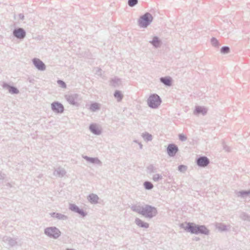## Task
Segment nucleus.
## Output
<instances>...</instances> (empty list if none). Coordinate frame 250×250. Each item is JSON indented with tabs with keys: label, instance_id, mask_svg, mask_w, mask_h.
<instances>
[{
	"label": "nucleus",
	"instance_id": "obj_1",
	"mask_svg": "<svg viewBox=\"0 0 250 250\" xmlns=\"http://www.w3.org/2000/svg\"><path fill=\"white\" fill-rule=\"evenodd\" d=\"M161 101L159 96L156 94L150 95L147 100L148 105L152 108H156L160 105Z\"/></svg>",
	"mask_w": 250,
	"mask_h": 250
},
{
	"label": "nucleus",
	"instance_id": "obj_2",
	"mask_svg": "<svg viewBox=\"0 0 250 250\" xmlns=\"http://www.w3.org/2000/svg\"><path fill=\"white\" fill-rule=\"evenodd\" d=\"M140 212L146 217H152L156 214V210L154 208L146 206L142 208Z\"/></svg>",
	"mask_w": 250,
	"mask_h": 250
},
{
	"label": "nucleus",
	"instance_id": "obj_3",
	"mask_svg": "<svg viewBox=\"0 0 250 250\" xmlns=\"http://www.w3.org/2000/svg\"><path fill=\"white\" fill-rule=\"evenodd\" d=\"M152 20V16L149 13H146L141 17L139 21V24L143 27H146Z\"/></svg>",
	"mask_w": 250,
	"mask_h": 250
},
{
	"label": "nucleus",
	"instance_id": "obj_4",
	"mask_svg": "<svg viewBox=\"0 0 250 250\" xmlns=\"http://www.w3.org/2000/svg\"><path fill=\"white\" fill-rule=\"evenodd\" d=\"M181 227L185 230L190 231L192 233H199V229L197 226L195 225L192 223H185L181 225Z\"/></svg>",
	"mask_w": 250,
	"mask_h": 250
},
{
	"label": "nucleus",
	"instance_id": "obj_5",
	"mask_svg": "<svg viewBox=\"0 0 250 250\" xmlns=\"http://www.w3.org/2000/svg\"><path fill=\"white\" fill-rule=\"evenodd\" d=\"M45 233L46 235L54 238H58L61 234L60 230L56 228H48L45 230Z\"/></svg>",
	"mask_w": 250,
	"mask_h": 250
},
{
	"label": "nucleus",
	"instance_id": "obj_6",
	"mask_svg": "<svg viewBox=\"0 0 250 250\" xmlns=\"http://www.w3.org/2000/svg\"><path fill=\"white\" fill-rule=\"evenodd\" d=\"M52 109L57 112L62 113L63 110V107L62 104L60 103L55 102L52 104Z\"/></svg>",
	"mask_w": 250,
	"mask_h": 250
},
{
	"label": "nucleus",
	"instance_id": "obj_7",
	"mask_svg": "<svg viewBox=\"0 0 250 250\" xmlns=\"http://www.w3.org/2000/svg\"><path fill=\"white\" fill-rule=\"evenodd\" d=\"M178 151V147L173 144H170L167 147V153L169 156H174Z\"/></svg>",
	"mask_w": 250,
	"mask_h": 250
},
{
	"label": "nucleus",
	"instance_id": "obj_8",
	"mask_svg": "<svg viewBox=\"0 0 250 250\" xmlns=\"http://www.w3.org/2000/svg\"><path fill=\"white\" fill-rule=\"evenodd\" d=\"M209 163L208 159L206 157H202L197 160V164L200 167H206Z\"/></svg>",
	"mask_w": 250,
	"mask_h": 250
},
{
	"label": "nucleus",
	"instance_id": "obj_9",
	"mask_svg": "<svg viewBox=\"0 0 250 250\" xmlns=\"http://www.w3.org/2000/svg\"><path fill=\"white\" fill-rule=\"evenodd\" d=\"M35 65L40 70H43L45 69V65L39 59H35L33 60Z\"/></svg>",
	"mask_w": 250,
	"mask_h": 250
},
{
	"label": "nucleus",
	"instance_id": "obj_10",
	"mask_svg": "<svg viewBox=\"0 0 250 250\" xmlns=\"http://www.w3.org/2000/svg\"><path fill=\"white\" fill-rule=\"evenodd\" d=\"M14 34L16 37L21 39L25 36V33L23 29L19 28L14 31Z\"/></svg>",
	"mask_w": 250,
	"mask_h": 250
},
{
	"label": "nucleus",
	"instance_id": "obj_11",
	"mask_svg": "<svg viewBox=\"0 0 250 250\" xmlns=\"http://www.w3.org/2000/svg\"><path fill=\"white\" fill-rule=\"evenodd\" d=\"M90 129L95 134H99L101 133L100 129L96 125H91L90 126Z\"/></svg>",
	"mask_w": 250,
	"mask_h": 250
},
{
	"label": "nucleus",
	"instance_id": "obj_12",
	"mask_svg": "<svg viewBox=\"0 0 250 250\" xmlns=\"http://www.w3.org/2000/svg\"><path fill=\"white\" fill-rule=\"evenodd\" d=\"M88 200L91 203H97L98 201L99 198L97 195L92 194L88 197Z\"/></svg>",
	"mask_w": 250,
	"mask_h": 250
},
{
	"label": "nucleus",
	"instance_id": "obj_13",
	"mask_svg": "<svg viewBox=\"0 0 250 250\" xmlns=\"http://www.w3.org/2000/svg\"><path fill=\"white\" fill-rule=\"evenodd\" d=\"M90 110L93 112H94L99 109V105L97 103H94L90 105Z\"/></svg>",
	"mask_w": 250,
	"mask_h": 250
},
{
	"label": "nucleus",
	"instance_id": "obj_14",
	"mask_svg": "<svg viewBox=\"0 0 250 250\" xmlns=\"http://www.w3.org/2000/svg\"><path fill=\"white\" fill-rule=\"evenodd\" d=\"M199 233L207 234L208 232V229L204 226H201L198 227Z\"/></svg>",
	"mask_w": 250,
	"mask_h": 250
},
{
	"label": "nucleus",
	"instance_id": "obj_15",
	"mask_svg": "<svg viewBox=\"0 0 250 250\" xmlns=\"http://www.w3.org/2000/svg\"><path fill=\"white\" fill-rule=\"evenodd\" d=\"M161 81L166 85H170L171 84V80L169 78H162L161 79Z\"/></svg>",
	"mask_w": 250,
	"mask_h": 250
},
{
	"label": "nucleus",
	"instance_id": "obj_16",
	"mask_svg": "<svg viewBox=\"0 0 250 250\" xmlns=\"http://www.w3.org/2000/svg\"><path fill=\"white\" fill-rule=\"evenodd\" d=\"M152 43L156 47L160 45V41L156 37L153 38Z\"/></svg>",
	"mask_w": 250,
	"mask_h": 250
},
{
	"label": "nucleus",
	"instance_id": "obj_17",
	"mask_svg": "<svg viewBox=\"0 0 250 250\" xmlns=\"http://www.w3.org/2000/svg\"><path fill=\"white\" fill-rule=\"evenodd\" d=\"M144 186L146 189H149L153 188L152 184L149 182H146L144 183Z\"/></svg>",
	"mask_w": 250,
	"mask_h": 250
},
{
	"label": "nucleus",
	"instance_id": "obj_18",
	"mask_svg": "<svg viewBox=\"0 0 250 250\" xmlns=\"http://www.w3.org/2000/svg\"><path fill=\"white\" fill-rule=\"evenodd\" d=\"M114 96H115V98H117V99L118 101H121V99H122V97H123L121 93L118 91L115 92Z\"/></svg>",
	"mask_w": 250,
	"mask_h": 250
},
{
	"label": "nucleus",
	"instance_id": "obj_19",
	"mask_svg": "<svg viewBox=\"0 0 250 250\" xmlns=\"http://www.w3.org/2000/svg\"><path fill=\"white\" fill-rule=\"evenodd\" d=\"M137 223L138 225L142 227H145L147 228L148 227V224L147 223H143L141 220H138L137 221Z\"/></svg>",
	"mask_w": 250,
	"mask_h": 250
},
{
	"label": "nucleus",
	"instance_id": "obj_20",
	"mask_svg": "<svg viewBox=\"0 0 250 250\" xmlns=\"http://www.w3.org/2000/svg\"><path fill=\"white\" fill-rule=\"evenodd\" d=\"M9 91L11 93L17 94L19 92L18 90L14 87H9Z\"/></svg>",
	"mask_w": 250,
	"mask_h": 250
},
{
	"label": "nucleus",
	"instance_id": "obj_21",
	"mask_svg": "<svg viewBox=\"0 0 250 250\" xmlns=\"http://www.w3.org/2000/svg\"><path fill=\"white\" fill-rule=\"evenodd\" d=\"M195 111L197 113H204V112H206L205 109L201 107H196V108L195 109Z\"/></svg>",
	"mask_w": 250,
	"mask_h": 250
},
{
	"label": "nucleus",
	"instance_id": "obj_22",
	"mask_svg": "<svg viewBox=\"0 0 250 250\" xmlns=\"http://www.w3.org/2000/svg\"><path fill=\"white\" fill-rule=\"evenodd\" d=\"M70 209L72 210V211H74L75 212H77L78 211V209H79V208L76 206V205H71L70 206Z\"/></svg>",
	"mask_w": 250,
	"mask_h": 250
},
{
	"label": "nucleus",
	"instance_id": "obj_23",
	"mask_svg": "<svg viewBox=\"0 0 250 250\" xmlns=\"http://www.w3.org/2000/svg\"><path fill=\"white\" fill-rule=\"evenodd\" d=\"M137 0H129L128 2V5L130 6H133L137 4Z\"/></svg>",
	"mask_w": 250,
	"mask_h": 250
},
{
	"label": "nucleus",
	"instance_id": "obj_24",
	"mask_svg": "<svg viewBox=\"0 0 250 250\" xmlns=\"http://www.w3.org/2000/svg\"><path fill=\"white\" fill-rule=\"evenodd\" d=\"M229 49L228 47H223L221 48V51L222 53H227L229 52Z\"/></svg>",
	"mask_w": 250,
	"mask_h": 250
},
{
	"label": "nucleus",
	"instance_id": "obj_25",
	"mask_svg": "<svg viewBox=\"0 0 250 250\" xmlns=\"http://www.w3.org/2000/svg\"><path fill=\"white\" fill-rule=\"evenodd\" d=\"M178 169L180 171L183 172L186 170V167L185 166L181 165L179 167Z\"/></svg>",
	"mask_w": 250,
	"mask_h": 250
},
{
	"label": "nucleus",
	"instance_id": "obj_26",
	"mask_svg": "<svg viewBox=\"0 0 250 250\" xmlns=\"http://www.w3.org/2000/svg\"><path fill=\"white\" fill-rule=\"evenodd\" d=\"M58 83L61 86H62V87H65L66 85H65V83L63 82V81H58Z\"/></svg>",
	"mask_w": 250,
	"mask_h": 250
},
{
	"label": "nucleus",
	"instance_id": "obj_27",
	"mask_svg": "<svg viewBox=\"0 0 250 250\" xmlns=\"http://www.w3.org/2000/svg\"><path fill=\"white\" fill-rule=\"evenodd\" d=\"M179 138H180V139L181 141H183L186 140V139H187V137H186V136L185 135H184V134H180V135H179Z\"/></svg>",
	"mask_w": 250,
	"mask_h": 250
},
{
	"label": "nucleus",
	"instance_id": "obj_28",
	"mask_svg": "<svg viewBox=\"0 0 250 250\" xmlns=\"http://www.w3.org/2000/svg\"><path fill=\"white\" fill-rule=\"evenodd\" d=\"M77 212L79 213L83 216H84L85 215L84 212L83 210H81L80 209H79L78 211H77Z\"/></svg>",
	"mask_w": 250,
	"mask_h": 250
},
{
	"label": "nucleus",
	"instance_id": "obj_29",
	"mask_svg": "<svg viewBox=\"0 0 250 250\" xmlns=\"http://www.w3.org/2000/svg\"><path fill=\"white\" fill-rule=\"evenodd\" d=\"M160 178H161V177H160V176L158 174L156 175H155L153 177V180L154 181H157V180H159Z\"/></svg>",
	"mask_w": 250,
	"mask_h": 250
},
{
	"label": "nucleus",
	"instance_id": "obj_30",
	"mask_svg": "<svg viewBox=\"0 0 250 250\" xmlns=\"http://www.w3.org/2000/svg\"><path fill=\"white\" fill-rule=\"evenodd\" d=\"M212 43L214 45L217 44V41L215 39H212L211 40Z\"/></svg>",
	"mask_w": 250,
	"mask_h": 250
}]
</instances>
